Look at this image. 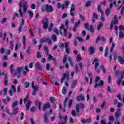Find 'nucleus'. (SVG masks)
Masks as SVG:
<instances>
[{"mask_svg":"<svg viewBox=\"0 0 124 124\" xmlns=\"http://www.w3.org/2000/svg\"><path fill=\"white\" fill-rule=\"evenodd\" d=\"M25 23V20H24V18H22L21 22L18 27V32H22V28H23V26H24V24Z\"/></svg>","mask_w":124,"mask_h":124,"instance_id":"dca6fc26","label":"nucleus"},{"mask_svg":"<svg viewBox=\"0 0 124 124\" xmlns=\"http://www.w3.org/2000/svg\"><path fill=\"white\" fill-rule=\"evenodd\" d=\"M23 101L24 104H25L26 111H29L31 104V101L28 99V97L25 98Z\"/></svg>","mask_w":124,"mask_h":124,"instance_id":"39448f33","label":"nucleus"},{"mask_svg":"<svg viewBox=\"0 0 124 124\" xmlns=\"http://www.w3.org/2000/svg\"><path fill=\"white\" fill-rule=\"evenodd\" d=\"M69 3V1H66L65 2V3L62 4V6H61V8H62V9H64V8H67V7H68V4Z\"/></svg>","mask_w":124,"mask_h":124,"instance_id":"aec40b11","label":"nucleus"},{"mask_svg":"<svg viewBox=\"0 0 124 124\" xmlns=\"http://www.w3.org/2000/svg\"><path fill=\"white\" fill-rule=\"evenodd\" d=\"M75 5L72 4L70 10V15L72 16V17H74V16H75Z\"/></svg>","mask_w":124,"mask_h":124,"instance_id":"9d476101","label":"nucleus"},{"mask_svg":"<svg viewBox=\"0 0 124 124\" xmlns=\"http://www.w3.org/2000/svg\"><path fill=\"white\" fill-rule=\"evenodd\" d=\"M43 29L47 30L48 29V18H44L43 19Z\"/></svg>","mask_w":124,"mask_h":124,"instance_id":"1a4fd4ad","label":"nucleus"},{"mask_svg":"<svg viewBox=\"0 0 124 124\" xmlns=\"http://www.w3.org/2000/svg\"><path fill=\"white\" fill-rule=\"evenodd\" d=\"M94 47L93 46H91L89 47L88 49V52L90 54V55H93V53H94Z\"/></svg>","mask_w":124,"mask_h":124,"instance_id":"6ab92c4d","label":"nucleus"},{"mask_svg":"<svg viewBox=\"0 0 124 124\" xmlns=\"http://www.w3.org/2000/svg\"><path fill=\"white\" fill-rule=\"evenodd\" d=\"M84 107H85V106L83 104L76 105V111H75V110H73L72 111L71 114H72V116H76V114H77V115L79 116V114H80L79 108H80V109H83V108H84Z\"/></svg>","mask_w":124,"mask_h":124,"instance_id":"f03ea898","label":"nucleus"},{"mask_svg":"<svg viewBox=\"0 0 124 124\" xmlns=\"http://www.w3.org/2000/svg\"><path fill=\"white\" fill-rule=\"evenodd\" d=\"M28 14L30 18H32L33 17V13L31 11H28Z\"/></svg>","mask_w":124,"mask_h":124,"instance_id":"37998d69","label":"nucleus"},{"mask_svg":"<svg viewBox=\"0 0 124 124\" xmlns=\"http://www.w3.org/2000/svg\"><path fill=\"white\" fill-rule=\"evenodd\" d=\"M30 87V82H25V88H29Z\"/></svg>","mask_w":124,"mask_h":124,"instance_id":"0e129e2a","label":"nucleus"},{"mask_svg":"<svg viewBox=\"0 0 124 124\" xmlns=\"http://www.w3.org/2000/svg\"><path fill=\"white\" fill-rule=\"evenodd\" d=\"M117 107L118 108V110H120V108H121V107H123V104L118 102Z\"/></svg>","mask_w":124,"mask_h":124,"instance_id":"4d7b16f0","label":"nucleus"},{"mask_svg":"<svg viewBox=\"0 0 124 124\" xmlns=\"http://www.w3.org/2000/svg\"><path fill=\"white\" fill-rule=\"evenodd\" d=\"M24 69L26 71H24L23 72V75H24V76H26V75H27V73H28L29 71V68H28V66H25Z\"/></svg>","mask_w":124,"mask_h":124,"instance_id":"bb28decb","label":"nucleus"},{"mask_svg":"<svg viewBox=\"0 0 124 124\" xmlns=\"http://www.w3.org/2000/svg\"><path fill=\"white\" fill-rule=\"evenodd\" d=\"M31 9H34L35 8V4L32 3L31 5Z\"/></svg>","mask_w":124,"mask_h":124,"instance_id":"774afa93","label":"nucleus"},{"mask_svg":"<svg viewBox=\"0 0 124 124\" xmlns=\"http://www.w3.org/2000/svg\"><path fill=\"white\" fill-rule=\"evenodd\" d=\"M48 122H49V121L48 120V117H47V115L45 114L44 122L45 124H47V123H48Z\"/></svg>","mask_w":124,"mask_h":124,"instance_id":"ea45409f","label":"nucleus"},{"mask_svg":"<svg viewBox=\"0 0 124 124\" xmlns=\"http://www.w3.org/2000/svg\"><path fill=\"white\" fill-rule=\"evenodd\" d=\"M120 116H121V112H120V109H118L115 113V116L117 119H118Z\"/></svg>","mask_w":124,"mask_h":124,"instance_id":"f704fd0d","label":"nucleus"},{"mask_svg":"<svg viewBox=\"0 0 124 124\" xmlns=\"http://www.w3.org/2000/svg\"><path fill=\"white\" fill-rule=\"evenodd\" d=\"M36 110V108L35 107H32L30 108L31 112H33Z\"/></svg>","mask_w":124,"mask_h":124,"instance_id":"6e6d98bb","label":"nucleus"},{"mask_svg":"<svg viewBox=\"0 0 124 124\" xmlns=\"http://www.w3.org/2000/svg\"><path fill=\"white\" fill-rule=\"evenodd\" d=\"M28 8V5L27 4H25L23 6V11L24 12H26L27 11V8Z\"/></svg>","mask_w":124,"mask_h":124,"instance_id":"603ef678","label":"nucleus"},{"mask_svg":"<svg viewBox=\"0 0 124 124\" xmlns=\"http://www.w3.org/2000/svg\"><path fill=\"white\" fill-rule=\"evenodd\" d=\"M52 39L53 41H56V40H57V36H56V35L55 34L52 35Z\"/></svg>","mask_w":124,"mask_h":124,"instance_id":"5fc2aeb1","label":"nucleus"},{"mask_svg":"<svg viewBox=\"0 0 124 124\" xmlns=\"http://www.w3.org/2000/svg\"><path fill=\"white\" fill-rule=\"evenodd\" d=\"M21 47V43H17L16 44L15 46V50L16 51H17V50H19L20 49V47Z\"/></svg>","mask_w":124,"mask_h":124,"instance_id":"7c9ffc66","label":"nucleus"},{"mask_svg":"<svg viewBox=\"0 0 124 124\" xmlns=\"http://www.w3.org/2000/svg\"><path fill=\"white\" fill-rule=\"evenodd\" d=\"M119 37H120V38H124V33H123L122 32H120V33H119Z\"/></svg>","mask_w":124,"mask_h":124,"instance_id":"052dcab7","label":"nucleus"},{"mask_svg":"<svg viewBox=\"0 0 124 124\" xmlns=\"http://www.w3.org/2000/svg\"><path fill=\"white\" fill-rule=\"evenodd\" d=\"M99 61L97 58H95L93 62V64H94V68L97 73H100V69L97 68L98 65H99Z\"/></svg>","mask_w":124,"mask_h":124,"instance_id":"20e7f679","label":"nucleus"},{"mask_svg":"<svg viewBox=\"0 0 124 124\" xmlns=\"http://www.w3.org/2000/svg\"><path fill=\"white\" fill-rule=\"evenodd\" d=\"M62 93L63 94H65L66 93V88L65 87H63Z\"/></svg>","mask_w":124,"mask_h":124,"instance_id":"8fccbe9b","label":"nucleus"},{"mask_svg":"<svg viewBox=\"0 0 124 124\" xmlns=\"http://www.w3.org/2000/svg\"><path fill=\"white\" fill-rule=\"evenodd\" d=\"M18 111H19V108H15L14 109L13 114L16 115V114H17V113H18Z\"/></svg>","mask_w":124,"mask_h":124,"instance_id":"79ce46f5","label":"nucleus"},{"mask_svg":"<svg viewBox=\"0 0 124 124\" xmlns=\"http://www.w3.org/2000/svg\"><path fill=\"white\" fill-rule=\"evenodd\" d=\"M119 30L120 31H124V26L123 25H121L119 27Z\"/></svg>","mask_w":124,"mask_h":124,"instance_id":"338daca9","label":"nucleus"},{"mask_svg":"<svg viewBox=\"0 0 124 124\" xmlns=\"http://www.w3.org/2000/svg\"><path fill=\"white\" fill-rule=\"evenodd\" d=\"M114 20L112 21L111 24H110V29H113V25H116L119 24V21H118V17L116 16H114Z\"/></svg>","mask_w":124,"mask_h":124,"instance_id":"f8f14e48","label":"nucleus"},{"mask_svg":"<svg viewBox=\"0 0 124 124\" xmlns=\"http://www.w3.org/2000/svg\"><path fill=\"white\" fill-rule=\"evenodd\" d=\"M117 59L118 60L119 62L121 64H124V58L121 57L120 56H118Z\"/></svg>","mask_w":124,"mask_h":124,"instance_id":"a878e982","label":"nucleus"},{"mask_svg":"<svg viewBox=\"0 0 124 124\" xmlns=\"http://www.w3.org/2000/svg\"><path fill=\"white\" fill-rule=\"evenodd\" d=\"M111 76L108 77V84H111Z\"/></svg>","mask_w":124,"mask_h":124,"instance_id":"13d9d810","label":"nucleus"},{"mask_svg":"<svg viewBox=\"0 0 124 124\" xmlns=\"http://www.w3.org/2000/svg\"><path fill=\"white\" fill-rule=\"evenodd\" d=\"M88 75L90 77V83L92 84V73H88Z\"/></svg>","mask_w":124,"mask_h":124,"instance_id":"de8ad7c7","label":"nucleus"},{"mask_svg":"<svg viewBox=\"0 0 124 124\" xmlns=\"http://www.w3.org/2000/svg\"><path fill=\"white\" fill-rule=\"evenodd\" d=\"M68 23H69V21L68 20L66 19L65 22V25L66 26V29H67L68 28Z\"/></svg>","mask_w":124,"mask_h":124,"instance_id":"680f3d73","label":"nucleus"},{"mask_svg":"<svg viewBox=\"0 0 124 124\" xmlns=\"http://www.w3.org/2000/svg\"><path fill=\"white\" fill-rule=\"evenodd\" d=\"M100 6L98 5V7H97V10H98V11L99 12H100L101 13V21H104V20H105L104 13L102 12V9H100Z\"/></svg>","mask_w":124,"mask_h":124,"instance_id":"4468645a","label":"nucleus"},{"mask_svg":"<svg viewBox=\"0 0 124 124\" xmlns=\"http://www.w3.org/2000/svg\"><path fill=\"white\" fill-rule=\"evenodd\" d=\"M68 80H69V74L68 73H64L61 79V83L62 84L64 81H68Z\"/></svg>","mask_w":124,"mask_h":124,"instance_id":"0eeeda50","label":"nucleus"},{"mask_svg":"<svg viewBox=\"0 0 124 124\" xmlns=\"http://www.w3.org/2000/svg\"><path fill=\"white\" fill-rule=\"evenodd\" d=\"M7 20V17H3L1 21V24H5Z\"/></svg>","mask_w":124,"mask_h":124,"instance_id":"09e8293b","label":"nucleus"},{"mask_svg":"<svg viewBox=\"0 0 124 124\" xmlns=\"http://www.w3.org/2000/svg\"><path fill=\"white\" fill-rule=\"evenodd\" d=\"M76 39H78V41H80V42H84L85 41L84 39H83L82 38L80 37H77Z\"/></svg>","mask_w":124,"mask_h":124,"instance_id":"3c124183","label":"nucleus"},{"mask_svg":"<svg viewBox=\"0 0 124 124\" xmlns=\"http://www.w3.org/2000/svg\"><path fill=\"white\" fill-rule=\"evenodd\" d=\"M99 80H100V77H96L94 80V82H95L94 88H96L97 87L100 86H103V84H104L103 81L102 80L99 81Z\"/></svg>","mask_w":124,"mask_h":124,"instance_id":"7ed1b4c3","label":"nucleus"},{"mask_svg":"<svg viewBox=\"0 0 124 124\" xmlns=\"http://www.w3.org/2000/svg\"><path fill=\"white\" fill-rule=\"evenodd\" d=\"M76 59L77 62H80V61H82V57L81 56V55L78 54Z\"/></svg>","mask_w":124,"mask_h":124,"instance_id":"c9c22d12","label":"nucleus"},{"mask_svg":"<svg viewBox=\"0 0 124 124\" xmlns=\"http://www.w3.org/2000/svg\"><path fill=\"white\" fill-rule=\"evenodd\" d=\"M68 60L69 62H70L71 66H72L73 65V64L74 63V62L72 61V58L69 57H68Z\"/></svg>","mask_w":124,"mask_h":124,"instance_id":"4c0bfd02","label":"nucleus"},{"mask_svg":"<svg viewBox=\"0 0 124 124\" xmlns=\"http://www.w3.org/2000/svg\"><path fill=\"white\" fill-rule=\"evenodd\" d=\"M72 102H73V100L72 99H70L69 101V104H68L69 108L71 107V106L72 105Z\"/></svg>","mask_w":124,"mask_h":124,"instance_id":"864d4df0","label":"nucleus"},{"mask_svg":"<svg viewBox=\"0 0 124 124\" xmlns=\"http://www.w3.org/2000/svg\"><path fill=\"white\" fill-rule=\"evenodd\" d=\"M44 49L46 52V55H48V52H49V50L48 49V46H47L46 45H45L44 46Z\"/></svg>","mask_w":124,"mask_h":124,"instance_id":"e433bc0d","label":"nucleus"},{"mask_svg":"<svg viewBox=\"0 0 124 124\" xmlns=\"http://www.w3.org/2000/svg\"><path fill=\"white\" fill-rule=\"evenodd\" d=\"M50 108V104L47 103L43 106V111H45L46 109H49Z\"/></svg>","mask_w":124,"mask_h":124,"instance_id":"b1692460","label":"nucleus"},{"mask_svg":"<svg viewBox=\"0 0 124 124\" xmlns=\"http://www.w3.org/2000/svg\"><path fill=\"white\" fill-rule=\"evenodd\" d=\"M31 87L33 91H38V86L37 85H34V81H32Z\"/></svg>","mask_w":124,"mask_h":124,"instance_id":"4be33fe9","label":"nucleus"},{"mask_svg":"<svg viewBox=\"0 0 124 124\" xmlns=\"http://www.w3.org/2000/svg\"><path fill=\"white\" fill-rule=\"evenodd\" d=\"M18 105V101H16L13 104L12 108L15 107V106H17Z\"/></svg>","mask_w":124,"mask_h":124,"instance_id":"bf43d9fd","label":"nucleus"},{"mask_svg":"<svg viewBox=\"0 0 124 124\" xmlns=\"http://www.w3.org/2000/svg\"><path fill=\"white\" fill-rule=\"evenodd\" d=\"M5 111L7 113V115H9V116H12V113L10 112V109L8 107H5L4 108Z\"/></svg>","mask_w":124,"mask_h":124,"instance_id":"5701e85b","label":"nucleus"},{"mask_svg":"<svg viewBox=\"0 0 124 124\" xmlns=\"http://www.w3.org/2000/svg\"><path fill=\"white\" fill-rule=\"evenodd\" d=\"M81 21L80 20H78L77 22L75 23V26L73 29L74 31H76V29L78 27V25H79Z\"/></svg>","mask_w":124,"mask_h":124,"instance_id":"c85d7f7f","label":"nucleus"},{"mask_svg":"<svg viewBox=\"0 0 124 124\" xmlns=\"http://www.w3.org/2000/svg\"><path fill=\"white\" fill-rule=\"evenodd\" d=\"M108 46H107L106 47L104 56L106 57H108V56L109 55V60L110 61H111V60H112V52H111L110 51V53H109V52L108 51Z\"/></svg>","mask_w":124,"mask_h":124,"instance_id":"9b49d317","label":"nucleus"},{"mask_svg":"<svg viewBox=\"0 0 124 124\" xmlns=\"http://www.w3.org/2000/svg\"><path fill=\"white\" fill-rule=\"evenodd\" d=\"M113 4H115V6H117L118 9H121V13L123 14L124 10V0H119L118 2L116 4V2L114 1L111 3L109 5V8L107 9L105 11V14L108 15L111 12V8H112Z\"/></svg>","mask_w":124,"mask_h":124,"instance_id":"f257e3e1","label":"nucleus"},{"mask_svg":"<svg viewBox=\"0 0 124 124\" xmlns=\"http://www.w3.org/2000/svg\"><path fill=\"white\" fill-rule=\"evenodd\" d=\"M108 120L110 122H114V116L113 115H110L108 117Z\"/></svg>","mask_w":124,"mask_h":124,"instance_id":"c03bdc74","label":"nucleus"},{"mask_svg":"<svg viewBox=\"0 0 124 124\" xmlns=\"http://www.w3.org/2000/svg\"><path fill=\"white\" fill-rule=\"evenodd\" d=\"M36 67L37 69H38L39 70H42V67L40 65V63L38 62L36 63Z\"/></svg>","mask_w":124,"mask_h":124,"instance_id":"c756f323","label":"nucleus"},{"mask_svg":"<svg viewBox=\"0 0 124 124\" xmlns=\"http://www.w3.org/2000/svg\"><path fill=\"white\" fill-rule=\"evenodd\" d=\"M102 26H103V23L100 22L97 26V30L99 31L102 28Z\"/></svg>","mask_w":124,"mask_h":124,"instance_id":"58836bf2","label":"nucleus"},{"mask_svg":"<svg viewBox=\"0 0 124 124\" xmlns=\"http://www.w3.org/2000/svg\"><path fill=\"white\" fill-rule=\"evenodd\" d=\"M10 97H8L7 99H3V102L5 103V104H7L8 102H10Z\"/></svg>","mask_w":124,"mask_h":124,"instance_id":"473e14b6","label":"nucleus"},{"mask_svg":"<svg viewBox=\"0 0 124 124\" xmlns=\"http://www.w3.org/2000/svg\"><path fill=\"white\" fill-rule=\"evenodd\" d=\"M100 68L102 69L103 73H106V70L104 68V66L103 65L100 66Z\"/></svg>","mask_w":124,"mask_h":124,"instance_id":"a18cd8bd","label":"nucleus"},{"mask_svg":"<svg viewBox=\"0 0 124 124\" xmlns=\"http://www.w3.org/2000/svg\"><path fill=\"white\" fill-rule=\"evenodd\" d=\"M13 64H11L10 67V70L11 71L12 73L13 74Z\"/></svg>","mask_w":124,"mask_h":124,"instance_id":"69168bd1","label":"nucleus"},{"mask_svg":"<svg viewBox=\"0 0 124 124\" xmlns=\"http://www.w3.org/2000/svg\"><path fill=\"white\" fill-rule=\"evenodd\" d=\"M10 50H13V48L14 47V45H13V41L10 42Z\"/></svg>","mask_w":124,"mask_h":124,"instance_id":"a19ab883","label":"nucleus"},{"mask_svg":"<svg viewBox=\"0 0 124 124\" xmlns=\"http://www.w3.org/2000/svg\"><path fill=\"white\" fill-rule=\"evenodd\" d=\"M77 100L78 101H82L83 100H85V98L83 96V95H80L77 97Z\"/></svg>","mask_w":124,"mask_h":124,"instance_id":"393cba45","label":"nucleus"},{"mask_svg":"<svg viewBox=\"0 0 124 124\" xmlns=\"http://www.w3.org/2000/svg\"><path fill=\"white\" fill-rule=\"evenodd\" d=\"M47 40H49V38L44 37L40 40L41 43H44L45 42H47Z\"/></svg>","mask_w":124,"mask_h":124,"instance_id":"72a5a7b5","label":"nucleus"},{"mask_svg":"<svg viewBox=\"0 0 124 124\" xmlns=\"http://www.w3.org/2000/svg\"><path fill=\"white\" fill-rule=\"evenodd\" d=\"M111 47L110 48V52H113V49H114V47H115V43L112 42L111 43Z\"/></svg>","mask_w":124,"mask_h":124,"instance_id":"49530a36","label":"nucleus"},{"mask_svg":"<svg viewBox=\"0 0 124 124\" xmlns=\"http://www.w3.org/2000/svg\"><path fill=\"white\" fill-rule=\"evenodd\" d=\"M60 31H59L61 35H64V36H67V31L64 28V26L62 24L60 27Z\"/></svg>","mask_w":124,"mask_h":124,"instance_id":"423d86ee","label":"nucleus"},{"mask_svg":"<svg viewBox=\"0 0 124 124\" xmlns=\"http://www.w3.org/2000/svg\"><path fill=\"white\" fill-rule=\"evenodd\" d=\"M84 68V64L82 62H80L79 64L76 65V71L79 72L80 70H82Z\"/></svg>","mask_w":124,"mask_h":124,"instance_id":"6e6552de","label":"nucleus"},{"mask_svg":"<svg viewBox=\"0 0 124 124\" xmlns=\"http://www.w3.org/2000/svg\"><path fill=\"white\" fill-rule=\"evenodd\" d=\"M48 58L49 60H52V61H55V59L53 57V56H51V55H48Z\"/></svg>","mask_w":124,"mask_h":124,"instance_id":"e2e57ef3","label":"nucleus"},{"mask_svg":"<svg viewBox=\"0 0 124 124\" xmlns=\"http://www.w3.org/2000/svg\"><path fill=\"white\" fill-rule=\"evenodd\" d=\"M36 105L38 106L39 110H41V105H42V103H41V102H40L38 100H37L36 101Z\"/></svg>","mask_w":124,"mask_h":124,"instance_id":"cd10ccee","label":"nucleus"},{"mask_svg":"<svg viewBox=\"0 0 124 124\" xmlns=\"http://www.w3.org/2000/svg\"><path fill=\"white\" fill-rule=\"evenodd\" d=\"M12 92L15 93L16 92V88H15V86L12 85L11 86V89L10 90L9 92V93L10 95H12Z\"/></svg>","mask_w":124,"mask_h":124,"instance_id":"a211bd4d","label":"nucleus"},{"mask_svg":"<svg viewBox=\"0 0 124 124\" xmlns=\"http://www.w3.org/2000/svg\"><path fill=\"white\" fill-rule=\"evenodd\" d=\"M98 17V15L97 14H96L95 13H93V23H94V22H95V20H94V19H97Z\"/></svg>","mask_w":124,"mask_h":124,"instance_id":"2f4dec72","label":"nucleus"},{"mask_svg":"<svg viewBox=\"0 0 124 124\" xmlns=\"http://www.w3.org/2000/svg\"><path fill=\"white\" fill-rule=\"evenodd\" d=\"M46 10L47 12H53L54 8L52 6L46 4Z\"/></svg>","mask_w":124,"mask_h":124,"instance_id":"ddd939ff","label":"nucleus"},{"mask_svg":"<svg viewBox=\"0 0 124 124\" xmlns=\"http://www.w3.org/2000/svg\"><path fill=\"white\" fill-rule=\"evenodd\" d=\"M66 53L69 54V42H66L64 44Z\"/></svg>","mask_w":124,"mask_h":124,"instance_id":"f3484780","label":"nucleus"},{"mask_svg":"<svg viewBox=\"0 0 124 124\" xmlns=\"http://www.w3.org/2000/svg\"><path fill=\"white\" fill-rule=\"evenodd\" d=\"M59 118L61 119L62 121H63V122L59 123V124H66V120H67V115H66L64 118L62 116V115H60Z\"/></svg>","mask_w":124,"mask_h":124,"instance_id":"2eb2a0df","label":"nucleus"},{"mask_svg":"<svg viewBox=\"0 0 124 124\" xmlns=\"http://www.w3.org/2000/svg\"><path fill=\"white\" fill-rule=\"evenodd\" d=\"M20 71H22V67H18L16 69V71L14 75L15 76L16 75H19V74H20Z\"/></svg>","mask_w":124,"mask_h":124,"instance_id":"412c9836","label":"nucleus"}]
</instances>
